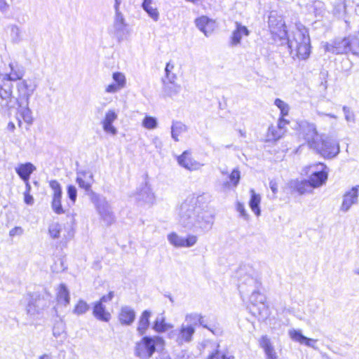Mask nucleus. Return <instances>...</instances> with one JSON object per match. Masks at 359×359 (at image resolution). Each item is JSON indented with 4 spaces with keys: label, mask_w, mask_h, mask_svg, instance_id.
Wrapping results in <instances>:
<instances>
[{
    "label": "nucleus",
    "mask_w": 359,
    "mask_h": 359,
    "mask_svg": "<svg viewBox=\"0 0 359 359\" xmlns=\"http://www.w3.org/2000/svg\"><path fill=\"white\" fill-rule=\"evenodd\" d=\"M198 198L189 196L177 209V221L178 224L187 230L196 233H205L212 229L213 216L203 210L197 205Z\"/></svg>",
    "instance_id": "1"
},
{
    "label": "nucleus",
    "mask_w": 359,
    "mask_h": 359,
    "mask_svg": "<svg viewBox=\"0 0 359 359\" xmlns=\"http://www.w3.org/2000/svg\"><path fill=\"white\" fill-rule=\"evenodd\" d=\"M9 68V73L0 74V110L14 107L11 81L22 80L25 74L23 67L17 62H10Z\"/></svg>",
    "instance_id": "2"
},
{
    "label": "nucleus",
    "mask_w": 359,
    "mask_h": 359,
    "mask_svg": "<svg viewBox=\"0 0 359 359\" xmlns=\"http://www.w3.org/2000/svg\"><path fill=\"white\" fill-rule=\"evenodd\" d=\"M288 48L293 58L305 60L311 54V41L308 29L302 26L294 32L293 37L287 39Z\"/></svg>",
    "instance_id": "3"
},
{
    "label": "nucleus",
    "mask_w": 359,
    "mask_h": 359,
    "mask_svg": "<svg viewBox=\"0 0 359 359\" xmlns=\"http://www.w3.org/2000/svg\"><path fill=\"white\" fill-rule=\"evenodd\" d=\"M163 345V340L158 337H144L135 346V355L140 359H149L152 356L156 347Z\"/></svg>",
    "instance_id": "4"
},
{
    "label": "nucleus",
    "mask_w": 359,
    "mask_h": 359,
    "mask_svg": "<svg viewBox=\"0 0 359 359\" xmlns=\"http://www.w3.org/2000/svg\"><path fill=\"white\" fill-rule=\"evenodd\" d=\"M300 135L306 141L308 146L313 149H319L318 142L323 137V135H320L318 131L316 126L314 123H309L307 121H302L299 123Z\"/></svg>",
    "instance_id": "5"
},
{
    "label": "nucleus",
    "mask_w": 359,
    "mask_h": 359,
    "mask_svg": "<svg viewBox=\"0 0 359 359\" xmlns=\"http://www.w3.org/2000/svg\"><path fill=\"white\" fill-rule=\"evenodd\" d=\"M37 88L36 82L30 79H22L16 84L17 97L16 103L27 104L29 102V98Z\"/></svg>",
    "instance_id": "6"
},
{
    "label": "nucleus",
    "mask_w": 359,
    "mask_h": 359,
    "mask_svg": "<svg viewBox=\"0 0 359 359\" xmlns=\"http://www.w3.org/2000/svg\"><path fill=\"white\" fill-rule=\"evenodd\" d=\"M319 149H313L317 153L325 158H333L339 153V145L337 141L323 135L318 142Z\"/></svg>",
    "instance_id": "7"
},
{
    "label": "nucleus",
    "mask_w": 359,
    "mask_h": 359,
    "mask_svg": "<svg viewBox=\"0 0 359 359\" xmlns=\"http://www.w3.org/2000/svg\"><path fill=\"white\" fill-rule=\"evenodd\" d=\"M249 302L248 307L251 314H262L267 311L266 297L259 292L253 291L250 296Z\"/></svg>",
    "instance_id": "8"
},
{
    "label": "nucleus",
    "mask_w": 359,
    "mask_h": 359,
    "mask_svg": "<svg viewBox=\"0 0 359 359\" xmlns=\"http://www.w3.org/2000/svg\"><path fill=\"white\" fill-rule=\"evenodd\" d=\"M111 33L118 41H123L130 34L128 25L122 13L114 15Z\"/></svg>",
    "instance_id": "9"
},
{
    "label": "nucleus",
    "mask_w": 359,
    "mask_h": 359,
    "mask_svg": "<svg viewBox=\"0 0 359 359\" xmlns=\"http://www.w3.org/2000/svg\"><path fill=\"white\" fill-rule=\"evenodd\" d=\"M313 169L309 177V182L313 188H317L325 183L327 179L326 166L323 163L314 164L310 166Z\"/></svg>",
    "instance_id": "10"
},
{
    "label": "nucleus",
    "mask_w": 359,
    "mask_h": 359,
    "mask_svg": "<svg viewBox=\"0 0 359 359\" xmlns=\"http://www.w3.org/2000/svg\"><path fill=\"white\" fill-rule=\"evenodd\" d=\"M118 119V111L114 109H109L105 112L101 121V125L104 132L108 135L115 136L118 133L117 128L113 123Z\"/></svg>",
    "instance_id": "11"
},
{
    "label": "nucleus",
    "mask_w": 359,
    "mask_h": 359,
    "mask_svg": "<svg viewBox=\"0 0 359 359\" xmlns=\"http://www.w3.org/2000/svg\"><path fill=\"white\" fill-rule=\"evenodd\" d=\"M97 211L101 219L109 225L114 221V215L111 207L104 198H97L95 201Z\"/></svg>",
    "instance_id": "12"
},
{
    "label": "nucleus",
    "mask_w": 359,
    "mask_h": 359,
    "mask_svg": "<svg viewBox=\"0 0 359 359\" xmlns=\"http://www.w3.org/2000/svg\"><path fill=\"white\" fill-rule=\"evenodd\" d=\"M359 185L353 187L351 189L345 191L342 196V201L339 210L342 212H347L351 207L358 203Z\"/></svg>",
    "instance_id": "13"
},
{
    "label": "nucleus",
    "mask_w": 359,
    "mask_h": 359,
    "mask_svg": "<svg viewBox=\"0 0 359 359\" xmlns=\"http://www.w3.org/2000/svg\"><path fill=\"white\" fill-rule=\"evenodd\" d=\"M49 185L53 191L51 202L52 210L57 215L64 214L65 210L61 203L62 192L60 183L57 180H51L49 182Z\"/></svg>",
    "instance_id": "14"
},
{
    "label": "nucleus",
    "mask_w": 359,
    "mask_h": 359,
    "mask_svg": "<svg viewBox=\"0 0 359 359\" xmlns=\"http://www.w3.org/2000/svg\"><path fill=\"white\" fill-rule=\"evenodd\" d=\"M269 26L272 34L277 36L280 39H286L287 33L285 22L281 18H276L271 15L269 18Z\"/></svg>",
    "instance_id": "15"
},
{
    "label": "nucleus",
    "mask_w": 359,
    "mask_h": 359,
    "mask_svg": "<svg viewBox=\"0 0 359 359\" xmlns=\"http://www.w3.org/2000/svg\"><path fill=\"white\" fill-rule=\"evenodd\" d=\"M194 332L195 328L191 325L182 324L180 329L172 334V337H175L176 342L182 345L190 342Z\"/></svg>",
    "instance_id": "16"
},
{
    "label": "nucleus",
    "mask_w": 359,
    "mask_h": 359,
    "mask_svg": "<svg viewBox=\"0 0 359 359\" xmlns=\"http://www.w3.org/2000/svg\"><path fill=\"white\" fill-rule=\"evenodd\" d=\"M194 23L196 27L206 36H210L217 27L216 22L205 15L197 18Z\"/></svg>",
    "instance_id": "17"
},
{
    "label": "nucleus",
    "mask_w": 359,
    "mask_h": 359,
    "mask_svg": "<svg viewBox=\"0 0 359 359\" xmlns=\"http://www.w3.org/2000/svg\"><path fill=\"white\" fill-rule=\"evenodd\" d=\"M135 199L140 204L147 205L150 207L154 204L156 197L151 189L145 184L143 187L141 188L140 191L137 192L135 195Z\"/></svg>",
    "instance_id": "18"
},
{
    "label": "nucleus",
    "mask_w": 359,
    "mask_h": 359,
    "mask_svg": "<svg viewBox=\"0 0 359 359\" xmlns=\"http://www.w3.org/2000/svg\"><path fill=\"white\" fill-rule=\"evenodd\" d=\"M178 163L189 170H197L202 167V164L194 160L189 152L185 151L177 157Z\"/></svg>",
    "instance_id": "19"
},
{
    "label": "nucleus",
    "mask_w": 359,
    "mask_h": 359,
    "mask_svg": "<svg viewBox=\"0 0 359 359\" xmlns=\"http://www.w3.org/2000/svg\"><path fill=\"white\" fill-rule=\"evenodd\" d=\"M250 34L248 28L241 23L236 22V29L233 31L231 37V44L236 46L241 43V41L243 36H248Z\"/></svg>",
    "instance_id": "20"
},
{
    "label": "nucleus",
    "mask_w": 359,
    "mask_h": 359,
    "mask_svg": "<svg viewBox=\"0 0 359 359\" xmlns=\"http://www.w3.org/2000/svg\"><path fill=\"white\" fill-rule=\"evenodd\" d=\"M114 297V292H109L107 294L104 295L100 301L95 303L93 314H110L106 310V304L110 302Z\"/></svg>",
    "instance_id": "21"
},
{
    "label": "nucleus",
    "mask_w": 359,
    "mask_h": 359,
    "mask_svg": "<svg viewBox=\"0 0 359 359\" xmlns=\"http://www.w3.org/2000/svg\"><path fill=\"white\" fill-rule=\"evenodd\" d=\"M36 167L31 163H20L15 168L16 173L23 181H29Z\"/></svg>",
    "instance_id": "22"
},
{
    "label": "nucleus",
    "mask_w": 359,
    "mask_h": 359,
    "mask_svg": "<svg viewBox=\"0 0 359 359\" xmlns=\"http://www.w3.org/2000/svg\"><path fill=\"white\" fill-rule=\"evenodd\" d=\"M56 299L58 306H67L69 304V291L63 283L60 284L57 289Z\"/></svg>",
    "instance_id": "23"
},
{
    "label": "nucleus",
    "mask_w": 359,
    "mask_h": 359,
    "mask_svg": "<svg viewBox=\"0 0 359 359\" xmlns=\"http://www.w3.org/2000/svg\"><path fill=\"white\" fill-rule=\"evenodd\" d=\"M342 53L351 52L354 55H359V40L357 39H344L341 42Z\"/></svg>",
    "instance_id": "24"
},
{
    "label": "nucleus",
    "mask_w": 359,
    "mask_h": 359,
    "mask_svg": "<svg viewBox=\"0 0 359 359\" xmlns=\"http://www.w3.org/2000/svg\"><path fill=\"white\" fill-rule=\"evenodd\" d=\"M259 346L264 349L266 359H277L276 353L271 344L270 339L267 336H262L259 341Z\"/></svg>",
    "instance_id": "25"
},
{
    "label": "nucleus",
    "mask_w": 359,
    "mask_h": 359,
    "mask_svg": "<svg viewBox=\"0 0 359 359\" xmlns=\"http://www.w3.org/2000/svg\"><path fill=\"white\" fill-rule=\"evenodd\" d=\"M93 175L86 171H80L77 172L76 182L79 186L85 189L86 191L91 188Z\"/></svg>",
    "instance_id": "26"
},
{
    "label": "nucleus",
    "mask_w": 359,
    "mask_h": 359,
    "mask_svg": "<svg viewBox=\"0 0 359 359\" xmlns=\"http://www.w3.org/2000/svg\"><path fill=\"white\" fill-rule=\"evenodd\" d=\"M289 187L299 194H304L312 187L309 180H292L289 182Z\"/></svg>",
    "instance_id": "27"
},
{
    "label": "nucleus",
    "mask_w": 359,
    "mask_h": 359,
    "mask_svg": "<svg viewBox=\"0 0 359 359\" xmlns=\"http://www.w3.org/2000/svg\"><path fill=\"white\" fill-rule=\"evenodd\" d=\"M6 32L13 43H18L22 41V32L18 25H8L6 28Z\"/></svg>",
    "instance_id": "28"
},
{
    "label": "nucleus",
    "mask_w": 359,
    "mask_h": 359,
    "mask_svg": "<svg viewBox=\"0 0 359 359\" xmlns=\"http://www.w3.org/2000/svg\"><path fill=\"white\" fill-rule=\"evenodd\" d=\"M142 6L154 21L157 22L159 20V13L152 0H144Z\"/></svg>",
    "instance_id": "29"
},
{
    "label": "nucleus",
    "mask_w": 359,
    "mask_h": 359,
    "mask_svg": "<svg viewBox=\"0 0 359 359\" xmlns=\"http://www.w3.org/2000/svg\"><path fill=\"white\" fill-rule=\"evenodd\" d=\"M163 92L165 94L170 97L177 96L180 94L182 86L180 84L175 82H167L163 83Z\"/></svg>",
    "instance_id": "30"
},
{
    "label": "nucleus",
    "mask_w": 359,
    "mask_h": 359,
    "mask_svg": "<svg viewBox=\"0 0 359 359\" xmlns=\"http://www.w3.org/2000/svg\"><path fill=\"white\" fill-rule=\"evenodd\" d=\"M18 106V114L27 123L32 122V111L29 108V103L27 104L23 103H17Z\"/></svg>",
    "instance_id": "31"
},
{
    "label": "nucleus",
    "mask_w": 359,
    "mask_h": 359,
    "mask_svg": "<svg viewBox=\"0 0 359 359\" xmlns=\"http://www.w3.org/2000/svg\"><path fill=\"white\" fill-rule=\"evenodd\" d=\"M187 130V126L180 121H173L171 126V136L175 141H179V136Z\"/></svg>",
    "instance_id": "32"
},
{
    "label": "nucleus",
    "mask_w": 359,
    "mask_h": 359,
    "mask_svg": "<svg viewBox=\"0 0 359 359\" xmlns=\"http://www.w3.org/2000/svg\"><path fill=\"white\" fill-rule=\"evenodd\" d=\"M229 181L225 182L223 184L224 187L230 188L231 187H236L239 184L241 180V172L238 168L233 169L229 175Z\"/></svg>",
    "instance_id": "33"
},
{
    "label": "nucleus",
    "mask_w": 359,
    "mask_h": 359,
    "mask_svg": "<svg viewBox=\"0 0 359 359\" xmlns=\"http://www.w3.org/2000/svg\"><path fill=\"white\" fill-rule=\"evenodd\" d=\"M251 198L250 200V207L252 211L257 215L259 216L260 215L261 210L259 208V204L261 202V196L259 194L255 193L254 189L250 190Z\"/></svg>",
    "instance_id": "34"
},
{
    "label": "nucleus",
    "mask_w": 359,
    "mask_h": 359,
    "mask_svg": "<svg viewBox=\"0 0 359 359\" xmlns=\"http://www.w3.org/2000/svg\"><path fill=\"white\" fill-rule=\"evenodd\" d=\"M167 238L172 245L176 248H184V237L179 236L177 233H169Z\"/></svg>",
    "instance_id": "35"
},
{
    "label": "nucleus",
    "mask_w": 359,
    "mask_h": 359,
    "mask_svg": "<svg viewBox=\"0 0 359 359\" xmlns=\"http://www.w3.org/2000/svg\"><path fill=\"white\" fill-rule=\"evenodd\" d=\"M284 134V131H281V130H278L277 127L270 126L268 128V132L266 135L268 141H276L279 140Z\"/></svg>",
    "instance_id": "36"
},
{
    "label": "nucleus",
    "mask_w": 359,
    "mask_h": 359,
    "mask_svg": "<svg viewBox=\"0 0 359 359\" xmlns=\"http://www.w3.org/2000/svg\"><path fill=\"white\" fill-rule=\"evenodd\" d=\"M112 79L114 81V83L121 88L123 89L126 86V78L123 73L116 72L112 74Z\"/></svg>",
    "instance_id": "37"
},
{
    "label": "nucleus",
    "mask_w": 359,
    "mask_h": 359,
    "mask_svg": "<svg viewBox=\"0 0 359 359\" xmlns=\"http://www.w3.org/2000/svg\"><path fill=\"white\" fill-rule=\"evenodd\" d=\"M142 125L146 129L154 130L158 126V121L154 116H146L142 120Z\"/></svg>",
    "instance_id": "38"
},
{
    "label": "nucleus",
    "mask_w": 359,
    "mask_h": 359,
    "mask_svg": "<svg viewBox=\"0 0 359 359\" xmlns=\"http://www.w3.org/2000/svg\"><path fill=\"white\" fill-rule=\"evenodd\" d=\"M61 231L62 226L58 222H53L49 225L48 233L53 239H56L60 237Z\"/></svg>",
    "instance_id": "39"
},
{
    "label": "nucleus",
    "mask_w": 359,
    "mask_h": 359,
    "mask_svg": "<svg viewBox=\"0 0 359 359\" xmlns=\"http://www.w3.org/2000/svg\"><path fill=\"white\" fill-rule=\"evenodd\" d=\"M149 316H141L139 320L137 330L141 335H143L145 333L147 329L149 326V320L148 318Z\"/></svg>",
    "instance_id": "40"
},
{
    "label": "nucleus",
    "mask_w": 359,
    "mask_h": 359,
    "mask_svg": "<svg viewBox=\"0 0 359 359\" xmlns=\"http://www.w3.org/2000/svg\"><path fill=\"white\" fill-rule=\"evenodd\" d=\"M170 327H171V325L165 323L163 318H156L153 325V329L156 332H165Z\"/></svg>",
    "instance_id": "41"
},
{
    "label": "nucleus",
    "mask_w": 359,
    "mask_h": 359,
    "mask_svg": "<svg viewBox=\"0 0 359 359\" xmlns=\"http://www.w3.org/2000/svg\"><path fill=\"white\" fill-rule=\"evenodd\" d=\"M274 104L280 109L281 116H287L290 111L289 105L283 100L276 98L274 101Z\"/></svg>",
    "instance_id": "42"
},
{
    "label": "nucleus",
    "mask_w": 359,
    "mask_h": 359,
    "mask_svg": "<svg viewBox=\"0 0 359 359\" xmlns=\"http://www.w3.org/2000/svg\"><path fill=\"white\" fill-rule=\"evenodd\" d=\"M89 310L88 304L83 300H79L74 307V313L76 314H83Z\"/></svg>",
    "instance_id": "43"
},
{
    "label": "nucleus",
    "mask_w": 359,
    "mask_h": 359,
    "mask_svg": "<svg viewBox=\"0 0 359 359\" xmlns=\"http://www.w3.org/2000/svg\"><path fill=\"white\" fill-rule=\"evenodd\" d=\"M289 335L290 338L300 344H303L304 341L306 339V337L304 336L299 330H290L289 331Z\"/></svg>",
    "instance_id": "44"
},
{
    "label": "nucleus",
    "mask_w": 359,
    "mask_h": 359,
    "mask_svg": "<svg viewBox=\"0 0 359 359\" xmlns=\"http://www.w3.org/2000/svg\"><path fill=\"white\" fill-rule=\"evenodd\" d=\"M198 241V237L193 234H189L184 238V248H190L194 246Z\"/></svg>",
    "instance_id": "45"
},
{
    "label": "nucleus",
    "mask_w": 359,
    "mask_h": 359,
    "mask_svg": "<svg viewBox=\"0 0 359 359\" xmlns=\"http://www.w3.org/2000/svg\"><path fill=\"white\" fill-rule=\"evenodd\" d=\"M208 359H234V358L229 354L216 351L215 353H212Z\"/></svg>",
    "instance_id": "46"
},
{
    "label": "nucleus",
    "mask_w": 359,
    "mask_h": 359,
    "mask_svg": "<svg viewBox=\"0 0 359 359\" xmlns=\"http://www.w3.org/2000/svg\"><path fill=\"white\" fill-rule=\"evenodd\" d=\"M67 195L71 201L74 203L76 201L77 190L76 188L73 185H69L67 187Z\"/></svg>",
    "instance_id": "47"
},
{
    "label": "nucleus",
    "mask_w": 359,
    "mask_h": 359,
    "mask_svg": "<svg viewBox=\"0 0 359 359\" xmlns=\"http://www.w3.org/2000/svg\"><path fill=\"white\" fill-rule=\"evenodd\" d=\"M65 331V324L63 322H57L53 327V335L56 337H59L61 333Z\"/></svg>",
    "instance_id": "48"
},
{
    "label": "nucleus",
    "mask_w": 359,
    "mask_h": 359,
    "mask_svg": "<svg viewBox=\"0 0 359 359\" xmlns=\"http://www.w3.org/2000/svg\"><path fill=\"white\" fill-rule=\"evenodd\" d=\"M343 111L344 113L345 119L346 121L352 123L355 122V115L349 107L344 106L343 107Z\"/></svg>",
    "instance_id": "49"
},
{
    "label": "nucleus",
    "mask_w": 359,
    "mask_h": 359,
    "mask_svg": "<svg viewBox=\"0 0 359 359\" xmlns=\"http://www.w3.org/2000/svg\"><path fill=\"white\" fill-rule=\"evenodd\" d=\"M135 316H120L119 321L122 325H128L133 323Z\"/></svg>",
    "instance_id": "50"
},
{
    "label": "nucleus",
    "mask_w": 359,
    "mask_h": 359,
    "mask_svg": "<svg viewBox=\"0 0 359 359\" xmlns=\"http://www.w3.org/2000/svg\"><path fill=\"white\" fill-rule=\"evenodd\" d=\"M236 210L239 212L241 217H243L245 219H248V215L243 203L238 202L236 204Z\"/></svg>",
    "instance_id": "51"
},
{
    "label": "nucleus",
    "mask_w": 359,
    "mask_h": 359,
    "mask_svg": "<svg viewBox=\"0 0 359 359\" xmlns=\"http://www.w3.org/2000/svg\"><path fill=\"white\" fill-rule=\"evenodd\" d=\"M177 76L174 72H165V78L163 79V83L167 82H175Z\"/></svg>",
    "instance_id": "52"
},
{
    "label": "nucleus",
    "mask_w": 359,
    "mask_h": 359,
    "mask_svg": "<svg viewBox=\"0 0 359 359\" xmlns=\"http://www.w3.org/2000/svg\"><path fill=\"white\" fill-rule=\"evenodd\" d=\"M121 90V89L119 88L116 86V84L114 83H111V84L107 85L105 87L104 91L107 93H116L118 92Z\"/></svg>",
    "instance_id": "53"
},
{
    "label": "nucleus",
    "mask_w": 359,
    "mask_h": 359,
    "mask_svg": "<svg viewBox=\"0 0 359 359\" xmlns=\"http://www.w3.org/2000/svg\"><path fill=\"white\" fill-rule=\"evenodd\" d=\"M315 15L316 16L322 15L323 14V4L321 2H318L315 4Z\"/></svg>",
    "instance_id": "54"
},
{
    "label": "nucleus",
    "mask_w": 359,
    "mask_h": 359,
    "mask_svg": "<svg viewBox=\"0 0 359 359\" xmlns=\"http://www.w3.org/2000/svg\"><path fill=\"white\" fill-rule=\"evenodd\" d=\"M325 50L327 52H331L332 53H336V54H341V53H342L341 50H340V49H339L337 48H334V46H330L328 43H327L325 46Z\"/></svg>",
    "instance_id": "55"
},
{
    "label": "nucleus",
    "mask_w": 359,
    "mask_h": 359,
    "mask_svg": "<svg viewBox=\"0 0 359 359\" xmlns=\"http://www.w3.org/2000/svg\"><path fill=\"white\" fill-rule=\"evenodd\" d=\"M24 201L27 205H32L34 203V198L28 192L24 193Z\"/></svg>",
    "instance_id": "56"
},
{
    "label": "nucleus",
    "mask_w": 359,
    "mask_h": 359,
    "mask_svg": "<svg viewBox=\"0 0 359 359\" xmlns=\"http://www.w3.org/2000/svg\"><path fill=\"white\" fill-rule=\"evenodd\" d=\"M287 124V121L285 119H284V118L282 116L278 121L277 128H278L279 130H281V131L285 132L284 128Z\"/></svg>",
    "instance_id": "57"
},
{
    "label": "nucleus",
    "mask_w": 359,
    "mask_h": 359,
    "mask_svg": "<svg viewBox=\"0 0 359 359\" xmlns=\"http://www.w3.org/2000/svg\"><path fill=\"white\" fill-rule=\"evenodd\" d=\"M9 5L6 0H0V11L5 13L8 11Z\"/></svg>",
    "instance_id": "58"
},
{
    "label": "nucleus",
    "mask_w": 359,
    "mask_h": 359,
    "mask_svg": "<svg viewBox=\"0 0 359 359\" xmlns=\"http://www.w3.org/2000/svg\"><path fill=\"white\" fill-rule=\"evenodd\" d=\"M22 231H22V228H21V227H18V226H17V227H15V228L12 229L10 231V232H9V235H10L11 236H15V235H17V234H18V235H20V234H22Z\"/></svg>",
    "instance_id": "59"
},
{
    "label": "nucleus",
    "mask_w": 359,
    "mask_h": 359,
    "mask_svg": "<svg viewBox=\"0 0 359 359\" xmlns=\"http://www.w3.org/2000/svg\"><path fill=\"white\" fill-rule=\"evenodd\" d=\"M120 314H135V311L130 306H126L121 308V312Z\"/></svg>",
    "instance_id": "60"
},
{
    "label": "nucleus",
    "mask_w": 359,
    "mask_h": 359,
    "mask_svg": "<svg viewBox=\"0 0 359 359\" xmlns=\"http://www.w3.org/2000/svg\"><path fill=\"white\" fill-rule=\"evenodd\" d=\"M152 144L158 149H161L163 147V143L158 137H154L152 139Z\"/></svg>",
    "instance_id": "61"
},
{
    "label": "nucleus",
    "mask_w": 359,
    "mask_h": 359,
    "mask_svg": "<svg viewBox=\"0 0 359 359\" xmlns=\"http://www.w3.org/2000/svg\"><path fill=\"white\" fill-rule=\"evenodd\" d=\"M269 187L272 192L274 194H276V193L278 192V184L276 183V182L275 180H271L269 182Z\"/></svg>",
    "instance_id": "62"
},
{
    "label": "nucleus",
    "mask_w": 359,
    "mask_h": 359,
    "mask_svg": "<svg viewBox=\"0 0 359 359\" xmlns=\"http://www.w3.org/2000/svg\"><path fill=\"white\" fill-rule=\"evenodd\" d=\"M175 65L173 62H169L166 64L165 72H173Z\"/></svg>",
    "instance_id": "63"
},
{
    "label": "nucleus",
    "mask_w": 359,
    "mask_h": 359,
    "mask_svg": "<svg viewBox=\"0 0 359 359\" xmlns=\"http://www.w3.org/2000/svg\"><path fill=\"white\" fill-rule=\"evenodd\" d=\"M315 342H316V340L306 337V339H305V341H304L303 344H304L307 346L313 348L314 347L313 343H315Z\"/></svg>",
    "instance_id": "64"
}]
</instances>
